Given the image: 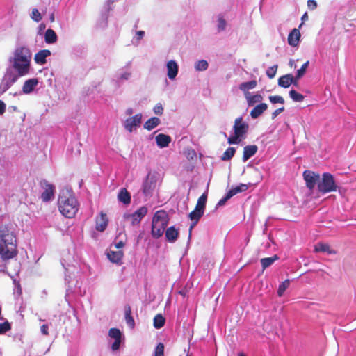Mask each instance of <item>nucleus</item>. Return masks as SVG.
Returning <instances> with one entry per match:
<instances>
[{
	"label": "nucleus",
	"instance_id": "f257e3e1",
	"mask_svg": "<svg viewBox=\"0 0 356 356\" xmlns=\"http://www.w3.org/2000/svg\"><path fill=\"white\" fill-rule=\"evenodd\" d=\"M16 237L7 225L0 226V272L4 273L9 261L17 257Z\"/></svg>",
	"mask_w": 356,
	"mask_h": 356
},
{
	"label": "nucleus",
	"instance_id": "f03ea898",
	"mask_svg": "<svg viewBox=\"0 0 356 356\" xmlns=\"http://www.w3.org/2000/svg\"><path fill=\"white\" fill-rule=\"evenodd\" d=\"M32 54L29 48L25 46L17 47L13 53V57L10 61L18 76H24L29 74L31 67Z\"/></svg>",
	"mask_w": 356,
	"mask_h": 356
},
{
	"label": "nucleus",
	"instance_id": "7ed1b4c3",
	"mask_svg": "<svg viewBox=\"0 0 356 356\" xmlns=\"http://www.w3.org/2000/svg\"><path fill=\"white\" fill-rule=\"evenodd\" d=\"M79 202L70 190L62 191L58 196L59 211L66 218H73L79 210Z\"/></svg>",
	"mask_w": 356,
	"mask_h": 356
},
{
	"label": "nucleus",
	"instance_id": "20e7f679",
	"mask_svg": "<svg viewBox=\"0 0 356 356\" xmlns=\"http://www.w3.org/2000/svg\"><path fill=\"white\" fill-rule=\"evenodd\" d=\"M169 216L164 210L157 211L152 218V235L155 238H160L164 233V231L168 224Z\"/></svg>",
	"mask_w": 356,
	"mask_h": 356
},
{
	"label": "nucleus",
	"instance_id": "39448f33",
	"mask_svg": "<svg viewBox=\"0 0 356 356\" xmlns=\"http://www.w3.org/2000/svg\"><path fill=\"white\" fill-rule=\"evenodd\" d=\"M337 188L333 175L329 172L323 173L321 180L318 184V191L325 194L336 191Z\"/></svg>",
	"mask_w": 356,
	"mask_h": 356
},
{
	"label": "nucleus",
	"instance_id": "423d86ee",
	"mask_svg": "<svg viewBox=\"0 0 356 356\" xmlns=\"http://www.w3.org/2000/svg\"><path fill=\"white\" fill-rule=\"evenodd\" d=\"M158 180V173L149 172L143 185V193L146 197H152L156 188Z\"/></svg>",
	"mask_w": 356,
	"mask_h": 356
},
{
	"label": "nucleus",
	"instance_id": "0eeeda50",
	"mask_svg": "<svg viewBox=\"0 0 356 356\" xmlns=\"http://www.w3.org/2000/svg\"><path fill=\"white\" fill-rule=\"evenodd\" d=\"M147 209L146 207H140L134 213L131 214H124V218L130 222L133 226L138 225L142 219L147 215Z\"/></svg>",
	"mask_w": 356,
	"mask_h": 356
},
{
	"label": "nucleus",
	"instance_id": "6e6552de",
	"mask_svg": "<svg viewBox=\"0 0 356 356\" xmlns=\"http://www.w3.org/2000/svg\"><path fill=\"white\" fill-rule=\"evenodd\" d=\"M303 178L306 183V186L312 191L316 184L320 181V175L312 170H305L303 172Z\"/></svg>",
	"mask_w": 356,
	"mask_h": 356
},
{
	"label": "nucleus",
	"instance_id": "1a4fd4ad",
	"mask_svg": "<svg viewBox=\"0 0 356 356\" xmlns=\"http://www.w3.org/2000/svg\"><path fill=\"white\" fill-rule=\"evenodd\" d=\"M249 125L247 122L243 121V118L239 117L235 119L233 129L234 134L241 138L248 133Z\"/></svg>",
	"mask_w": 356,
	"mask_h": 356
},
{
	"label": "nucleus",
	"instance_id": "9d476101",
	"mask_svg": "<svg viewBox=\"0 0 356 356\" xmlns=\"http://www.w3.org/2000/svg\"><path fill=\"white\" fill-rule=\"evenodd\" d=\"M19 77V76L13 72H7L3 76L0 85V92L3 94L7 91L10 86L17 81Z\"/></svg>",
	"mask_w": 356,
	"mask_h": 356
},
{
	"label": "nucleus",
	"instance_id": "9b49d317",
	"mask_svg": "<svg viewBox=\"0 0 356 356\" xmlns=\"http://www.w3.org/2000/svg\"><path fill=\"white\" fill-rule=\"evenodd\" d=\"M40 184L41 187L44 190L41 194V198L42 201H49L54 196L55 189L54 186L52 184L48 183V181L46 180L41 181Z\"/></svg>",
	"mask_w": 356,
	"mask_h": 356
},
{
	"label": "nucleus",
	"instance_id": "f8f14e48",
	"mask_svg": "<svg viewBox=\"0 0 356 356\" xmlns=\"http://www.w3.org/2000/svg\"><path fill=\"white\" fill-rule=\"evenodd\" d=\"M142 114L138 113L134 116L127 118L124 122V128L129 132H132L136 127L141 123Z\"/></svg>",
	"mask_w": 356,
	"mask_h": 356
},
{
	"label": "nucleus",
	"instance_id": "ddd939ff",
	"mask_svg": "<svg viewBox=\"0 0 356 356\" xmlns=\"http://www.w3.org/2000/svg\"><path fill=\"white\" fill-rule=\"evenodd\" d=\"M108 224V219L106 213L103 211L100 213L99 218L96 219L95 229L98 232H104Z\"/></svg>",
	"mask_w": 356,
	"mask_h": 356
},
{
	"label": "nucleus",
	"instance_id": "4468645a",
	"mask_svg": "<svg viewBox=\"0 0 356 356\" xmlns=\"http://www.w3.org/2000/svg\"><path fill=\"white\" fill-rule=\"evenodd\" d=\"M300 38V32L298 29H293L288 35V43L291 47H296Z\"/></svg>",
	"mask_w": 356,
	"mask_h": 356
},
{
	"label": "nucleus",
	"instance_id": "2eb2a0df",
	"mask_svg": "<svg viewBox=\"0 0 356 356\" xmlns=\"http://www.w3.org/2000/svg\"><path fill=\"white\" fill-rule=\"evenodd\" d=\"M204 212V211L200 209L199 208L195 207V209L189 213L188 218L192 221H193V224L190 227V232H191L193 227L197 223L201 217L203 216Z\"/></svg>",
	"mask_w": 356,
	"mask_h": 356
},
{
	"label": "nucleus",
	"instance_id": "dca6fc26",
	"mask_svg": "<svg viewBox=\"0 0 356 356\" xmlns=\"http://www.w3.org/2000/svg\"><path fill=\"white\" fill-rule=\"evenodd\" d=\"M51 55V51L48 49H42L35 54L34 60L37 64L44 65L47 63V57Z\"/></svg>",
	"mask_w": 356,
	"mask_h": 356
},
{
	"label": "nucleus",
	"instance_id": "f3484780",
	"mask_svg": "<svg viewBox=\"0 0 356 356\" xmlns=\"http://www.w3.org/2000/svg\"><path fill=\"white\" fill-rule=\"evenodd\" d=\"M155 140L157 145L161 148L168 147L171 142L170 136L163 134H159L157 135Z\"/></svg>",
	"mask_w": 356,
	"mask_h": 356
},
{
	"label": "nucleus",
	"instance_id": "a211bd4d",
	"mask_svg": "<svg viewBox=\"0 0 356 356\" xmlns=\"http://www.w3.org/2000/svg\"><path fill=\"white\" fill-rule=\"evenodd\" d=\"M258 150V147L255 145H247L243 148V161L245 162L250 157L254 156Z\"/></svg>",
	"mask_w": 356,
	"mask_h": 356
},
{
	"label": "nucleus",
	"instance_id": "6ab92c4d",
	"mask_svg": "<svg viewBox=\"0 0 356 356\" xmlns=\"http://www.w3.org/2000/svg\"><path fill=\"white\" fill-rule=\"evenodd\" d=\"M179 234V230L174 226H171L165 230V238L170 243H174L177 239Z\"/></svg>",
	"mask_w": 356,
	"mask_h": 356
},
{
	"label": "nucleus",
	"instance_id": "aec40b11",
	"mask_svg": "<svg viewBox=\"0 0 356 356\" xmlns=\"http://www.w3.org/2000/svg\"><path fill=\"white\" fill-rule=\"evenodd\" d=\"M168 76L170 79H174L178 73V65L174 60H170L167 63Z\"/></svg>",
	"mask_w": 356,
	"mask_h": 356
},
{
	"label": "nucleus",
	"instance_id": "412c9836",
	"mask_svg": "<svg viewBox=\"0 0 356 356\" xmlns=\"http://www.w3.org/2000/svg\"><path fill=\"white\" fill-rule=\"evenodd\" d=\"M38 81L37 79H30L26 81L24 83L22 91L24 94L31 93L38 85Z\"/></svg>",
	"mask_w": 356,
	"mask_h": 356
},
{
	"label": "nucleus",
	"instance_id": "4be33fe9",
	"mask_svg": "<svg viewBox=\"0 0 356 356\" xmlns=\"http://www.w3.org/2000/svg\"><path fill=\"white\" fill-rule=\"evenodd\" d=\"M268 105L266 103H261L257 105L250 112V116L253 119H256L259 117L266 109Z\"/></svg>",
	"mask_w": 356,
	"mask_h": 356
},
{
	"label": "nucleus",
	"instance_id": "5701e85b",
	"mask_svg": "<svg viewBox=\"0 0 356 356\" xmlns=\"http://www.w3.org/2000/svg\"><path fill=\"white\" fill-rule=\"evenodd\" d=\"M314 251L316 252H327L329 254H335L337 253L328 244L323 243H318L314 247Z\"/></svg>",
	"mask_w": 356,
	"mask_h": 356
},
{
	"label": "nucleus",
	"instance_id": "b1692460",
	"mask_svg": "<svg viewBox=\"0 0 356 356\" xmlns=\"http://www.w3.org/2000/svg\"><path fill=\"white\" fill-rule=\"evenodd\" d=\"M124 256V253L122 250L118 251H110L107 253V257L108 259L113 262L119 264L121 262L122 259Z\"/></svg>",
	"mask_w": 356,
	"mask_h": 356
},
{
	"label": "nucleus",
	"instance_id": "393cba45",
	"mask_svg": "<svg viewBox=\"0 0 356 356\" xmlns=\"http://www.w3.org/2000/svg\"><path fill=\"white\" fill-rule=\"evenodd\" d=\"M58 40V36L56 32L51 29H48L44 34V41L47 44H54Z\"/></svg>",
	"mask_w": 356,
	"mask_h": 356
},
{
	"label": "nucleus",
	"instance_id": "a878e982",
	"mask_svg": "<svg viewBox=\"0 0 356 356\" xmlns=\"http://www.w3.org/2000/svg\"><path fill=\"white\" fill-rule=\"evenodd\" d=\"M292 74H287L280 76L278 79V85L280 87L286 88H289L292 83Z\"/></svg>",
	"mask_w": 356,
	"mask_h": 356
},
{
	"label": "nucleus",
	"instance_id": "bb28decb",
	"mask_svg": "<svg viewBox=\"0 0 356 356\" xmlns=\"http://www.w3.org/2000/svg\"><path fill=\"white\" fill-rule=\"evenodd\" d=\"M125 321L127 325L133 329L135 326L134 318L131 316V308L129 305L124 307Z\"/></svg>",
	"mask_w": 356,
	"mask_h": 356
},
{
	"label": "nucleus",
	"instance_id": "cd10ccee",
	"mask_svg": "<svg viewBox=\"0 0 356 356\" xmlns=\"http://www.w3.org/2000/svg\"><path fill=\"white\" fill-rule=\"evenodd\" d=\"M118 197V200L124 204H129L131 202V195L124 188L120 191Z\"/></svg>",
	"mask_w": 356,
	"mask_h": 356
},
{
	"label": "nucleus",
	"instance_id": "c85d7f7f",
	"mask_svg": "<svg viewBox=\"0 0 356 356\" xmlns=\"http://www.w3.org/2000/svg\"><path fill=\"white\" fill-rule=\"evenodd\" d=\"M160 122L161 120L159 118L152 117L145 122V123L144 124V129L148 131H151L152 129L157 127L160 124Z\"/></svg>",
	"mask_w": 356,
	"mask_h": 356
},
{
	"label": "nucleus",
	"instance_id": "c756f323",
	"mask_svg": "<svg viewBox=\"0 0 356 356\" xmlns=\"http://www.w3.org/2000/svg\"><path fill=\"white\" fill-rule=\"evenodd\" d=\"M245 96L249 106H253L254 104L260 102L263 99L262 96L259 94L251 95L250 92H246Z\"/></svg>",
	"mask_w": 356,
	"mask_h": 356
},
{
	"label": "nucleus",
	"instance_id": "7c9ffc66",
	"mask_svg": "<svg viewBox=\"0 0 356 356\" xmlns=\"http://www.w3.org/2000/svg\"><path fill=\"white\" fill-rule=\"evenodd\" d=\"M257 85L256 80H252L248 82H243L240 84L239 89L245 92H248L249 90L254 89Z\"/></svg>",
	"mask_w": 356,
	"mask_h": 356
},
{
	"label": "nucleus",
	"instance_id": "2f4dec72",
	"mask_svg": "<svg viewBox=\"0 0 356 356\" xmlns=\"http://www.w3.org/2000/svg\"><path fill=\"white\" fill-rule=\"evenodd\" d=\"M249 185H250V184H241L240 185L231 188L228 191V193H229V195L232 197H233L234 195H236L237 193L247 191L248 189Z\"/></svg>",
	"mask_w": 356,
	"mask_h": 356
},
{
	"label": "nucleus",
	"instance_id": "473e14b6",
	"mask_svg": "<svg viewBox=\"0 0 356 356\" xmlns=\"http://www.w3.org/2000/svg\"><path fill=\"white\" fill-rule=\"evenodd\" d=\"M279 259L277 255H274L270 257H266L261 259V264L262 266L263 270H264L266 268L271 266L275 261Z\"/></svg>",
	"mask_w": 356,
	"mask_h": 356
},
{
	"label": "nucleus",
	"instance_id": "72a5a7b5",
	"mask_svg": "<svg viewBox=\"0 0 356 356\" xmlns=\"http://www.w3.org/2000/svg\"><path fill=\"white\" fill-rule=\"evenodd\" d=\"M165 322V318L161 314H158L154 318V327L156 329H160L164 326Z\"/></svg>",
	"mask_w": 356,
	"mask_h": 356
},
{
	"label": "nucleus",
	"instance_id": "f704fd0d",
	"mask_svg": "<svg viewBox=\"0 0 356 356\" xmlns=\"http://www.w3.org/2000/svg\"><path fill=\"white\" fill-rule=\"evenodd\" d=\"M207 200V193H204L197 200V204L195 205L196 208H199L200 209L204 211L206 202Z\"/></svg>",
	"mask_w": 356,
	"mask_h": 356
},
{
	"label": "nucleus",
	"instance_id": "c9c22d12",
	"mask_svg": "<svg viewBox=\"0 0 356 356\" xmlns=\"http://www.w3.org/2000/svg\"><path fill=\"white\" fill-rule=\"evenodd\" d=\"M235 152L236 149L234 147H229L223 153L221 159L225 161H229L234 156Z\"/></svg>",
	"mask_w": 356,
	"mask_h": 356
},
{
	"label": "nucleus",
	"instance_id": "e433bc0d",
	"mask_svg": "<svg viewBox=\"0 0 356 356\" xmlns=\"http://www.w3.org/2000/svg\"><path fill=\"white\" fill-rule=\"evenodd\" d=\"M290 284V280L289 279L285 280L284 282H282L278 287L277 289V296L279 297H281L283 296L284 291L289 286Z\"/></svg>",
	"mask_w": 356,
	"mask_h": 356
},
{
	"label": "nucleus",
	"instance_id": "4c0bfd02",
	"mask_svg": "<svg viewBox=\"0 0 356 356\" xmlns=\"http://www.w3.org/2000/svg\"><path fill=\"white\" fill-rule=\"evenodd\" d=\"M289 96L294 101V102H301L304 100L305 99V97L303 95L298 92L297 91H296L295 90H291L290 92H289Z\"/></svg>",
	"mask_w": 356,
	"mask_h": 356
},
{
	"label": "nucleus",
	"instance_id": "58836bf2",
	"mask_svg": "<svg viewBox=\"0 0 356 356\" xmlns=\"http://www.w3.org/2000/svg\"><path fill=\"white\" fill-rule=\"evenodd\" d=\"M108 335L115 340H121L122 338V333L118 328H111L108 331Z\"/></svg>",
	"mask_w": 356,
	"mask_h": 356
},
{
	"label": "nucleus",
	"instance_id": "ea45409f",
	"mask_svg": "<svg viewBox=\"0 0 356 356\" xmlns=\"http://www.w3.org/2000/svg\"><path fill=\"white\" fill-rule=\"evenodd\" d=\"M208 66H209V65H208V63L207 60H201L197 61L195 63V68L197 71H204L208 68Z\"/></svg>",
	"mask_w": 356,
	"mask_h": 356
},
{
	"label": "nucleus",
	"instance_id": "a19ab883",
	"mask_svg": "<svg viewBox=\"0 0 356 356\" xmlns=\"http://www.w3.org/2000/svg\"><path fill=\"white\" fill-rule=\"evenodd\" d=\"M11 330V325L8 321L0 323V334H5Z\"/></svg>",
	"mask_w": 356,
	"mask_h": 356
},
{
	"label": "nucleus",
	"instance_id": "79ce46f5",
	"mask_svg": "<svg viewBox=\"0 0 356 356\" xmlns=\"http://www.w3.org/2000/svg\"><path fill=\"white\" fill-rule=\"evenodd\" d=\"M309 61L307 60L302 65V67L299 70H298L297 74H296L297 79H300L302 76H304V74L307 70V68L309 66Z\"/></svg>",
	"mask_w": 356,
	"mask_h": 356
},
{
	"label": "nucleus",
	"instance_id": "37998d69",
	"mask_svg": "<svg viewBox=\"0 0 356 356\" xmlns=\"http://www.w3.org/2000/svg\"><path fill=\"white\" fill-rule=\"evenodd\" d=\"M277 70V65H273L272 67H270L266 70V75L269 79H273L275 77L276 72Z\"/></svg>",
	"mask_w": 356,
	"mask_h": 356
},
{
	"label": "nucleus",
	"instance_id": "c03bdc74",
	"mask_svg": "<svg viewBox=\"0 0 356 356\" xmlns=\"http://www.w3.org/2000/svg\"><path fill=\"white\" fill-rule=\"evenodd\" d=\"M154 356H164V345L159 343L154 350Z\"/></svg>",
	"mask_w": 356,
	"mask_h": 356
},
{
	"label": "nucleus",
	"instance_id": "a18cd8bd",
	"mask_svg": "<svg viewBox=\"0 0 356 356\" xmlns=\"http://www.w3.org/2000/svg\"><path fill=\"white\" fill-rule=\"evenodd\" d=\"M268 99H269L270 102L273 104H277V103L284 104V98L280 95L270 96L268 97Z\"/></svg>",
	"mask_w": 356,
	"mask_h": 356
},
{
	"label": "nucleus",
	"instance_id": "49530a36",
	"mask_svg": "<svg viewBox=\"0 0 356 356\" xmlns=\"http://www.w3.org/2000/svg\"><path fill=\"white\" fill-rule=\"evenodd\" d=\"M31 18L35 22H40L42 19V16L38 9L34 8L32 10Z\"/></svg>",
	"mask_w": 356,
	"mask_h": 356
},
{
	"label": "nucleus",
	"instance_id": "de8ad7c7",
	"mask_svg": "<svg viewBox=\"0 0 356 356\" xmlns=\"http://www.w3.org/2000/svg\"><path fill=\"white\" fill-rule=\"evenodd\" d=\"M241 141V138L239 136H236V135L234 134V136H231L227 139V143L229 145L232 144H238Z\"/></svg>",
	"mask_w": 356,
	"mask_h": 356
},
{
	"label": "nucleus",
	"instance_id": "09e8293b",
	"mask_svg": "<svg viewBox=\"0 0 356 356\" xmlns=\"http://www.w3.org/2000/svg\"><path fill=\"white\" fill-rule=\"evenodd\" d=\"M225 27H226V21L222 17H220L218 19V31H222L225 30Z\"/></svg>",
	"mask_w": 356,
	"mask_h": 356
},
{
	"label": "nucleus",
	"instance_id": "8fccbe9b",
	"mask_svg": "<svg viewBox=\"0 0 356 356\" xmlns=\"http://www.w3.org/2000/svg\"><path fill=\"white\" fill-rule=\"evenodd\" d=\"M154 112L157 114V115H162L163 114V108L161 105V104H157L154 107Z\"/></svg>",
	"mask_w": 356,
	"mask_h": 356
},
{
	"label": "nucleus",
	"instance_id": "3c124183",
	"mask_svg": "<svg viewBox=\"0 0 356 356\" xmlns=\"http://www.w3.org/2000/svg\"><path fill=\"white\" fill-rule=\"evenodd\" d=\"M231 197H232L229 193L227 192V193L226 194L225 197H224L223 198H222L221 200H219V202H218L217 205L218 206H222L224 205L226 202L230 199Z\"/></svg>",
	"mask_w": 356,
	"mask_h": 356
},
{
	"label": "nucleus",
	"instance_id": "603ef678",
	"mask_svg": "<svg viewBox=\"0 0 356 356\" xmlns=\"http://www.w3.org/2000/svg\"><path fill=\"white\" fill-rule=\"evenodd\" d=\"M284 111V107L282 106V107H280L277 109H276L274 112L272 113V115H271V118L272 120H274L277 118V116L281 113L282 112H283Z\"/></svg>",
	"mask_w": 356,
	"mask_h": 356
},
{
	"label": "nucleus",
	"instance_id": "864d4df0",
	"mask_svg": "<svg viewBox=\"0 0 356 356\" xmlns=\"http://www.w3.org/2000/svg\"><path fill=\"white\" fill-rule=\"evenodd\" d=\"M307 6L310 10H314L317 7V3L315 0H309L307 1Z\"/></svg>",
	"mask_w": 356,
	"mask_h": 356
},
{
	"label": "nucleus",
	"instance_id": "5fc2aeb1",
	"mask_svg": "<svg viewBox=\"0 0 356 356\" xmlns=\"http://www.w3.org/2000/svg\"><path fill=\"white\" fill-rule=\"evenodd\" d=\"M121 340H115L113 343L111 348L113 351L118 350L120 348Z\"/></svg>",
	"mask_w": 356,
	"mask_h": 356
},
{
	"label": "nucleus",
	"instance_id": "6e6d98bb",
	"mask_svg": "<svg viewBox=\"0 0 356 356\" xmlns=\"http://www.w3.org/2000/svg\"><path fill=\"white\" fill-rule=\"evenodd\" d=\"M41 332L44 335L49 334V327L47 325H42L40 327Z\"/></svg>",
	"mask_w": 356,
	"mask_h": 356
},
{
	"label": "nucleus",
	"instance_id": "4d7b16f0",
	"mask_svg": "<svg viewBox=\"0 0 356 356\" xmlns=\"http://www.w3.org/2000/svg\"><path fill=\"white\" fill-rule=\"evenodd\" d=\"M6 111V104L0 100V115H3Z\"/></svg>",
	"mask_w": 356,
	"mask_h": 356
},
{
	"label": "nucleus",
	"instance_id": "13d9d810",
	"mask_svg": "<svg viewBox=\"0 0 356 356\" xmlns=\"http://www.w3.org/2000/svg\"><path fill=\"white\" fill-rule=\"evenodd\" d=\"M131 76V73L129 72H124V74H122L120 76V79H125V80H127L129 79V77Z\"/></svg>",
	"mask_w": 356,
	"mask_h": 356
},
{
	"label": "nucleus",
	"instance_id": "bf43d9fd",
	"mask_svg": "<svg viewBox=\"0 0 356 356\" xmlns=\"http://www.w3.org/2000/svg\"><path fill=\"white\" fill-rule=\"evenodd\" d=\"M145 35V32L143 31H138L136 32L137 39L140 40Z\"/></svg>",
	"mask_w": 356,
	"mask_h": 356
},
{
	"label": "nucleus",
	"instance_id": "052dcab7",
	"mask_svg": "<svg viewBox=\"0 0 356 356\" xmlns=\"http://www.w3.org/2000/svg\"><path fill=\"white\" fill-rule=\"evenodd\" d=\"M124 242H123V241H119V242H118V243H116L115 244V248H117V249L122 248V247H124Z\"/></svg>",
	"mask_w": 356,
	"mask_h": 356
},
{
	"label": "nucleus",
	"instance_id": "680f3d73",
	"mask_svg": "<svg viewBox=\"0 0 356 356\" xmlns=\"http://www.w3.org/2000/svg\"><path fill=\"white\" fill-rule=\"evenodd\" d=\"M8 111L13 113L18 111V108L16 106H8Z\"/></svg>",
	"mask_w": 356,
	"mask_h": 356
},
{
	"label": "nucleus",
	"instance_id": "e2e57ef3",
	"mask_svg": "<svg viewBox=\"0 0 356 356\" xmlns=\"http://www.w3.org/2000/svg\"><path fill=\"white\" fill-rule=\"evenodd\" d=\"M298 79H297V75L295 77L292 75V81L293 82L291 84H293L294 86H297Z\"/></svg>",
	"mask_w": 356,
	"mask_h": 356
},
{
	"label": "nucleus",
	"instance_id": "0e129e2a",
	"mask_svg": "<svg viewBox=\"0 0 356 356\" xmlns=\"http://www.w3.org/2000/svg\"><path fill=\"white\" fill-rule=\"evenodd\" d=\"M302 21H305V20H307L308 19V15H307V13H305L302 16Z\"/></svg>",
	"mask_w": 356,
	"mask_h": 356
},
{
	"label": "nucleus",
	"instance_id": "69168bd1",
	"mask_svg": "<svg viewBox=\"0 0 356 356\" xmlns=\"http://www.w3.org/2000/svg\"><path fill=\"white\" fill-rule=\"evenodd\" d=\"M127 115H131L133 113V109L132 108H128L126 111Z\"/></svg>",
	"mask_w": 356,
	"mask_h": 356
},
{
	"label": "nucleus",
	"instance_id": "338daca9",
	"mask_svg": "<svg viewBox=\"0 0 356 356\" xmlns=\"http://www.w3.org/2000/svg\"><path fill=\"white\" fill-rule=\"evenodd\" d=\"M238 356H245L243 353H238Z\"/></svg>",
	"mask_w": 356,
	"mask_h": 356
},
{
	"label": "nucleus",
	"instance_id": "774afa93",
	"mask_svg": "<svg viewBox=\"0 0 356 356\" xmlns=\"http://www.w3.org/2000/svg\"><path fill=\"white\" fill-rule=\"evenodd\" d=\"M51 22H53V21L54 20V15H51Z\"/></svg>",
	"mask_w": 356,
	"mask_h": 356
}]
</instances>
